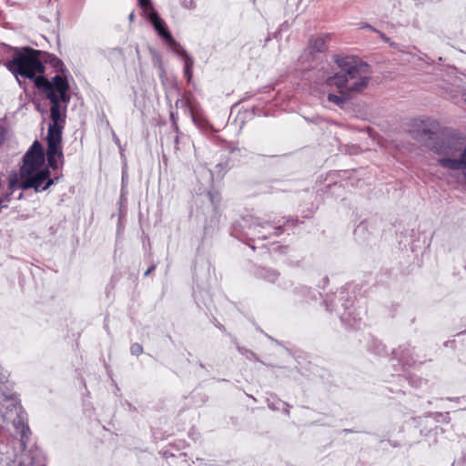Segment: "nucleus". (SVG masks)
<instances>
[{
  "instance_id": "cd10ccee",
  "label": "nucleus",
  "mask_w": 466,
  "mask_h": 466,
  "mask_svg": "<svg viewBox=\"0 0 466 466\" xmlns=\"http://www.w3.org/2000/svg\"><path fill=\"white\" fill-rule=\"evenodd\" d=\"M267 403H268V407L270 410H279V405H280V404H283V405H285L286 407H289V405L287 402H284V401H282L281 400L277 399L276 397H274L272 400L268 399V400H267Z\"/></svg>"
},
{
  "instance_id": "0eeeda50",
  "label": "nucleus",
  "mask_w": 466,
  "mask_h": 466,
  "mask_svg": "<svg viewBox=\"0 0 466 466\" xmlns=\"http://www.w3.org/2000/svg\"><path fill=\"white\" fill-rule=\"evenodd\" d=\"M137 2L145 14L147 20L151 23L158 36L164 39L167 45H175L176 39L172 36L166 22L154 9L151 0H137Z\"/></svg>"
},
{
  "instance_id": "6e6552de",
  "label": "nucleus",
  "mask_w": 466,
  "mask_h": 466,
  "mask_svg": "<svg viewBox=\"0 0 466 466\" xmlns=\"http://www.w3.org/2000/svg\"><path fill=\"white\" fill-rule=\"evenodd\" d=\"M45 154L43 147L38 140L34 141L32 146L23 157V165L19 170L38 169L43 167Z\"/></svg>"
},
{
  "instance_id": "20e7f679",
  "label": "nucleus",
  "mask_w": 466,
  "mask_h": 466,
  "mask_svg": "<svg viewBox=\"0 0 466 466\" xmlns=\"http://www.w3.org/2000/svg\"><path fill=\"white\" fill-rule=\"evenodd\" d=\"M356 294L348 288H341L325 296L323 304L326 310L338 316L345 327L359 329L364 310L355 306Z\"/></svg>"
},
{
  "instance_id": "a19ab883",
  "label": "nucleus",
  "mask_w": 466,
  "mask_h": 466,
  "mask_svg": "<svg viewBox=\"0 0 466 466\" xmlns=\"http://www.w3.org/2000/svg\"><path fill=\"white\" fill-rule=\"evenodd\" d=\"M450 400L457 401L460 404H463L466 402V395L462 397H457V398H448Z\"/></svg>"
},
{
  "instance_id": "aec40b11",
  "label": "nucleus",
  "mask_w": 466,
  "mask_h": 466,
  "mask_svg": "<svg viewBox=\"0 0 466 466\" xmlns=\"http://www.w3.org/2000/svg\"><path fill=\"white\" fill-rule=\"evenodd\" d=\"M439 164L445 168L451 170L465 169L461 161V157L459 159L451 157H441L438 160Z\"/></svg>"
},
{
  "instance_id": "c9c22d12",
  "label": "nucleus",
  "mask_w": 466,
  "mask_h": 466,
  "mask_svg": "<svg viewBox=\"0 0 466 466\" xmlns=\"http://www.w3.org/2000/svg\"><path fill=\"white\" fill-rule=\"evenodd\" d=\"M127 189L125 188L124 185L121 187V194H120V199H119V204H120V208L123 206V205H126L127 203Z\"/></svg>"
},
{
  "instance_id": "79ce46f5",
  "label": "nucleus",
  "mask_w": 466,
  "mask_h": 466,
  "mask_svg": "<svg viewBox=\"0 0 466 466\" xmlns=\"http://www.w3.org/2000/svg\"><path fill=\"white\" fill-rule=\"evenodd\" d=\"M376 33L379 35V36L386 43H390V39L382 32L376 30Z\"/></svg>"
},
{
  "instance_id": "c756f323",
  "label": "nucleus",
  "mask_w": 466,
  "mask_h": 466,
  "mask_svg": "<svg viewBox=\"0 0 466 466\" xmlns=\"http://www.w3.org/2000/svg\"><path fill=\"white\" fill-rule=\"evenodd\" d=\"M188 141V138L186 135L184 134H180V135H177L175 137V139H174V144H175V151L177 152L180 150V144H183L185 145V143Z\"/></svg>"
},
{
  "instance_id": "3c124183",
  "label": "nucleus",
  "mask_w": 466,
  "mask_h": 466,
  "mask_svg": "<svg viewBox=\"0 0 466 466\" xmlns=\"http://www.w3.org/2000/svg\"><path fill=\"white\" fill-rule=\"evenodd\" d=\"M124 185L125 188H127V175L123 173L122 175V186Z\"/></svg>"
},
{
  "instance_id": "a18cd8bd",
  "label": "nucleus",
  "mask_w": 466,
  "mask_h": 466,
  "mask_svg": "<svg viewBox=\"0 0 466 466\" xmlns=\"http://www.w3.org/2000/svg\"><path fill=\"white\" fill-rule=\"evenodd\" d=\"M461 161L464 166V168H466V146H465V148L463 149V151L461 152Z\"/></svg>"
},
{
  "instance_id": "412c9836",
  "label": "nucleus",
  "mask_w": 466,
  "mask_h": 466,
  "mask_svg": "<svg viewBox=\"0 0 466 466\" xmlns=\"http://www.w3.org/2000/svg\"><path fill=\"white\" fill-rule=\"evenodd\" d=\"M63 125L49 124L46 140L62 142Z\"/></svg>"
},
{
  "instance_id": "a878e982",
  "label": "nucleus",
  "mask_w": 466,
  "mask_h": 466,
  "mask_svg": "<svg viewBox=\"0 0 466 466\" xmlns=\"http://www.w3.org/2000/svg\"><path fill=\"white\" fill-rule=\"evenodd\" d=\"M409 384L413 388H420L423 384H427V381L417 375H410L406 378Z\"/></svg>"
},
{
  "instance_id": "6e6d98bb",
  "label": "nucleus",
  "mask_w": 466,
  "mask_h": 466,
  "mask_svg": "<svg viewBox=\"0 0 466 466\" xmlns=\"http://www.w3.org/2000/svg\"><path fill=\"white\" fill-rule=\"evenodd\" d=\"M4 132H0V144L4 141Z\"/></svg>"
},
{
  "instance_id": "c03bdc74",
  "label": "nucleus",
  "mask_w": 466,
  "mask_h": 466,
  "mask_svg": "<svg viewBox=\"0 0 466 466\" xmlns=\"http://www.w3.org/2000/svg\"><path fill=\"white\" fill-rule=\"evenodd\" d=\"M436 417H441L442 418V420L445 421V422H449L450 421V417H449V413H446V414H442V413H436L435 415Z\"/></svg>"
},
{
  "instance_id": "a211bd4d",
  "label": "nucleus",
  "mask_w": 466,
  "mask_h": 466,
  "mask_svg": "<svg viewBox=\"0 0 466 466\" xmlns=\"http://www.w3.org/2000/svg\"><path fill=\"white\" fill-rule=\"evenodd\" d=\"M327 49L326 40L322 36L312 37L309 42V50L310 55L315 53H323Z\"/></svg>"
},
{
  "instance_id": "72a5a7b5",
  "label": "nucleus",
  "mask_w": 466,
  "mask_h": 466,
  "mask_svg": "<svg viewBox=\"0 0 466 466\" xmlns=\"http://www.w3.org/2000/svg\"><path fill=\"white\" fill-rule=\"evenodd\" d=\"M175 106H176L177 108H178L179 106H181V107H185V108L189 107V109H190V108H192V107L190 106V105H189V101H188V100H184V99H182V98H177V99L176 100V102H175Z\"/></svg>"
},
{
  "instance_id": "680f3d73",
  "label": "nucleus",
  "mask_w": 466,
  "mask_h": 466,
  "mask_svg": "<svg viewBox=\"0 0 466 466\" xmlns=\"http://www.w3.org/2000/svg\"><path fill=\"white\" fill-rule=\"evenodd\" d=\"M344 431H345V432H351V431H350V430H348V429H345V430H344Z\"/></svg>"
},
{
  "instance_id": "6ab92c4d",
  "label": "nucleus",
  "mask_w": 466,
  "mask_h": 466,
  "mask_svg": "<svg viewBox=\"0 0 466 466\" xmlns=\"http://www.w3.org/2000/svg\"><path fill=\"white\" fill-rule=\"evenodd\" d=\"M368 351L376 355V356H386L387 350L386 347L382 344L381 341L375 338H371L367 344Z\"/></svg>"
},
{
  "instance_id": "7c9ffc66",
  "label": "nucleus",
  "mask_w": 466,
  "mask_h": 466,
  "mask_svg": "<svg viewBox=\"0 0 466 466\" xmlns=\"http://www.w3.org/2000/svg\"><path fill=\"white\" fill-rule=\"evenodd\" d=\"M215 168L217 169V172L218 174V176H223L224 173L228 169L230 168L229 165H228V162L226 161L225 163H218L215 167Z\"/></svg>"
},
{
  "instance_id": "f03ea898",
  "label": "nucleus",
  "mask_w": 466,
  "mask_h": 466,
  "mask_svg": "<svg viewBox=\"0 0 466 466\" xmlns=\"http://www.w3.org/2000/svg\"><path fill=\"white\" fill-rule=\"evenodd\" d=\"M5 47L14 52L12 59L7 60L5 66L15 78L22 76L32 80L40 91L48 87V79L44 76L46 67L40 58L41 51L30 46L18 48L5 45Z\"/></svg>"
},
{
  "instance_id": "e433bc0d",
  "label": "nucleus",
  "mask_w": 466,
  "mask_h": 466,
  "mask_svg": "<svg viewBox=\"0 0 466 466\" xmlns=\"http://www.w3.org/2000/svg\"><path fill=\"white\" fill-rule=\"evenodd\" d=\"M217 219L216 218H212L210 220V226H208L207 224L204 226V232H205V235H208L210 233V227H212L213 225L216 226L217 224Z\"/></svg>"
},
{
  "instance_id": "ddd939ff",
  "label": "nucleus",
  "mask_w": 466,
  "mask_h": 466,
  "mask_svg": "<svg viewBox=\"0 0 466 466\" xmlns=\"http://www.w3.org/2000/svg\"><path fill=\"white\" fill-rule=\"evenodd\" d=\"M294 295L299 297L301 301L309 302V300H317L320 293L311 288L304 285L296 287L293 290Z\"/></svg>"
},
{
  "instance_id": "864d4df0",
  "label": "nucleus",
  "mask_w": 466,
  "mask_h": 466,
  "mask_svg": "<svg viewBox=\"0 0 466 466\" xmlns=\"http://www.w3.org/2000/svg\"><path fill=\"white\" fill-rule=\"evenodd\" d=\"M216 326H217L220 330H223V331L225 330V327H224L222 324L218 323Z\"/></svg>"
},
{
  "instance_id": "473e14b6",
  "label": "nucleus",
  "mask_w": 466,
  "mask_h": 466,
  "mask_svg": "<svg viewBox=\"0 0 466 466\" xmlns=\"http://www.w3.org/2000/svg\"><path fill=\"white\" fill-rule=\"evenodd\" d=\"M180 5L185 9L192 10L196 8L194 0H180Z\"/></svg>"
},
{
  "instance_id": "b1692460",
  "label": "nucleus",
  "mask_w": 466,
  "mask_h": 466,
  "mask_svg": "<svg viewBox=\"0 0 466 466\" xmlns=\"http://www.w3.org/2000/svg\"><path fill=\"white\" fill-rule=\"evenodd\" d=\"M193 66L194 59L192 57H187V61L184 62V76L187 82H190L193 77Z\"/></svg>"
},
{
  "instance_id": "37998d69",
  "label": "nucleus",
  "mask_w": 466,
  "mask_h": 466,
  "mask_svg": "<svg viewBox=\"0 0 466 466\" xmlns=\"http://www.w3.org/2000/svg\"><path fill=\"white\" fill-rule=\"evenodd\" d=\"M171 127H172L173 130L177 133V135L183 134V133L179 130V127H178L177 121H174V123H172Z\"/></svg>"
},
{
  "instance_id": "9d476101",
  "label": "nucleus",
  "mask_w": 466,
  "mask_h": 466,
  "mask_svg": "<svg viewBox=\"0 0 466 466\" xmlns=\"http://www.w3.org/2000/svg\"><path fill=\"white\" fill-rule=\"evenodd\" d=\"M46 96L51 104L50 107V118L51 124L63 125L66 121V106L62 108L60 104H57L56 94H53L50 87H46L41 91Z\"/></svg>"
},
{
  "instance_id": "09e8293b",
  "label": "nucleus",
  "mask_w": 466,
  "mask_h": 466,
  "mask_svg": "<svg viewBox=\"0 0 466 466\" xmlns=\"http://www.w3.org/2000/svg\"><path fill=\"white\" fill-rule=\"evenodd\" d=\"M18 85L20 86V87L25 89V81H22L20 80L19 76H17V78H15Z\"/></svg>"
},
{
  "instance_id": "39448f33",
  "label": "nucleus",
  "mask_w": 466,
  "mask_h": 466,
  "mask_svg": "<svg viewBox=\"0 0 466 466\" xmlns=\"http://www.w3.org/2000/svg\"><path fill=\"white\" fill-rule=\"evenodd\" d=\"M284 233L280 221L264 220L260 218L247 216L238 219L232 225L231 235L242 241L266 240Z\"/></svg>"
},
{
  "instance_id": "f704fd0d",
  "label": "nucleus",
  "mask_w": 466,
  "mask_h": 466,
  "mask_svg": "<svg viewBox=\"0 0 466 466\" xmlns=\"http://www.w3.org/2000/svg\"><path fill=\"white\" fill-rule=\"evenodd\" d=\"M47 157V165L52 169L56 170L58 167V163L56 160V157Z\"/></svg>"
},
{
  "instance_id": "dca6fc26",
  "label": "nucleus",
  "mask_w": 466,
  "mask_h": 466,
  "mask_svg": "<svg viewBox=\"0 0 466 466\" xmlns=\"http://www.w3.org/2000/svg\"><path fill=\"white\" fill-rule=\"evenodd\" d=\"M370 225V221L365 220L360 222L354 229L355 239L360 243H364L368 240L369 235L370 234L369 232Z\"/></svg>"
},
{
  "instance_id": "052dcab7",
  "label": "nucleus",
  "mask_w": 466,
  "mask_h": 466,
  "mask_svg": "<svg viewBox=\"0 0 466 466\" xmlns=\"http://www.w3.org/2000/svg\"><path fill=\"white\" fill-rule=\"evenodd\" d=\"M248 245L252 248V249H255V246L254 245H251L249 243H248Z\"/></svg>"
},
{
  "instance_id": "49530a36",
  "label": "nucleus",
  "mask_w": 466,
  "mask_h": 466,
  "mask_svg": "<svg viewBox=\"0 0 466 466\" xmlns=\"http://www.w3.org/2000/svg\"><path fill=\"white\" fill-rule=\"evenodd\" d=\"M54 66H59L61 67V71L63 72L65 66H64L63 62L60 59L56 58Z\"/></svg>"
},
{
  "instance_id": "ea45409f",
  "label": "nucleus",
  "mask_w": 466,
  "mask_h": 466,
  "mask_svg": "<svg viewBox=\"0 0 466 466\" xmlns=\"http://www.w3.org/2000/svg\"><path fill=\"white\" fill-rule=\"evenodd\" d=\"M124 405L127 406V409L128 411H130V412H136L137 411V408L131 402H129L128 400H125Z\"/></svg>"
},
{
  "instance_id": "f8f14e48",
  "label": "nucleus",
  "mask_w": 466,
  "mask_h": 466,
  "mask_svg": "<svg viewBox=\"0 0 466 466\" xmlns=\"http://www.w3.org/2000/svg\"><path fill=\"white\" fill-rule=\"evenodd\" d=\"M413 351V348L409 343H405L400 345L399 349H394L392 354L403 366L411 367L416 362Z\"/></svg>"
},
{
  "instance_id": "393cba45",
  "label": "nucleus",
  "mask_w": 466,
  "mask_h": 466,
  "mask_svg": "<svg viewBox=\"0 0 466 466\" xmlns=\"http://www.w3.org/2000/svg\"><path fill=\"white\" fill-rule=\"evenodd\" d=\"M168 46L173 50V52H175L177 55L183 58L184 62L187 61V57H191L187 54V50L178 42L176 41L175 45Z\"/></svg>"
},
{
  "instance_id": "13d9d810",
  "label": "nucleus",
  "mask_w": 466,
  "mask_h": 466,
  "mask_svg": "<svg viewBox=\"0 0 466 466\" xmlns=\"http://www.w3.org/2000/svg\"><path fill=\"white\" fill-rule=\"evenodd\" d=\"M289 407H287V409H285V410H284V411H285V413H286L288 416H289Z\"/></svg>"
},
{
  "instance_id": "e2e57ef3",
  "label": "nucleus",
  "mask_w": 466,
  "mask_h": 466,
  "mask_svg": "<svg viewBox=\"0 0 466 466\" xmlns=\"http://www.w3.org/2000/svg\"><path fill=\"white\" fill-rule=\"evenodd\" d=\"M448 343H450V341H446V342L444 343V345H445V346H448Z\"/></svg>"
},
{
  "instance_id": "bb28decb",
  "label": "nucleus",
  "mask_w": 466,
  "mask_h": 466,
  "mask_svg": "<svg viewBox=\"0 0 466 466\" xmlns=\"http://www.w3.org/2000/svg\"><path fill=\"white\" fill-rule=\"evenodd\" d=\"M20 184V177H18L16 174L11 176L8 179V192L6 194H10V196L14 193L15 187H19Z\"/></svg>"
},
{
  "instance_id": "9b49d317",
  "label": "nucleus",
  "mask_w": 466,
  "mask_h": 466,
  "mask_svg": "<svg viewBox=\"0 0 466 466\" xmlns=\"http://www.w3.org/2000/svg\"><path fill=\"white\" fill-rule=\"evenodd\" d=\"M28 438L25 440V446L22 445L21 440L20 446L22 452L15 456V459L6 463V466H46L44 461L37 455L33 454L30 451H25L26 441Z\"/></svg>"
},
{
  "instance_id": "5fc2aeb1",
  "label": "nucleus",
  "mask_w": 466,
  "mask_h": 466,
  "mask_svg": "<svg viewBox=\"0 0 466 466\" xmlns=\"http://www.w3.org/2000/svg\"><path fill=\"white\" fill-rule=\"evenodd\" d=\"M238 150H239V149H238V148H237V147H232V148H230V149H229V151H230V153H231V154H234L236 151H238Z\"/></svg>"
},
{
  "instance_id": "bf43d9fd",
  "label": "nucleus",
  "mask_w": 466,
  "mask_h": 466,
  "mask_svg": "<svg viewBox=\"0 0 466 466\" xmlns=\"http://www.w3.org/2000/svg\"><path fill=\"white\" fill-rule=\"evenodd\" d=\"M248 97H250V96H249V95H248V94H246V96L242 98V100L244 101V100H246V99H247V98H248Z\"/></svg>"
},
{
  "instance_id": "423d86ee",
  "label": "nucleus",
  "mask_w": 466,
  "mask_h": 466,
  "mask_svg": "<svg viewBox=\"0 0 466 466\" xmlns=\"http://www.w3.org/2000/svg\"><path fill=\"white\" fill-rule=\"evenodd\" d=\"M20 184L22 190L34 189L35 192H42L48 189L52 185L58 181L59 177H51L48 167L38 169L19 170Z\"/></svg>"
},
{
  "instance_id": "2f4dec72",
  "label": "nucleus",
  "mask_w": 466,
  "mask_h": 466,
  "mask_svg": "<svg viewBox=\"0 0 466 466\" xmlns=\"http://www.w3.org/2000/svg\"><path fill=\"white\" fill-rule=\"evenodd\" d=\"M130 352L134 356H139L143 352V347L141 344L136 342L130 346Z\"/></svg>"
},
{
  "instance_id": "7ed1b4c3",
  "label": "nucleus",
  "mask_w": 466,
  "mask_h": 466,
  "mask_svg": "<svg viewBox=\"0 0 466 466\" xmlns=\"http://www.w3.org/2000/svg\"><path fill=\"white\" fill-rule=\"evenodd\" d=\"M8 372L0 366V424L11 422L15 432L20 435L22 445L31 433L26 423L27 415L23 410L17 396L8 390Z\"/></svg>"
},
{
  "instance_id": "8fccbe9b",
  "label": "nucleus",
  "mask_w": 466,
  "mask_h": 466,
  "mask_svg": "<svg viewBox=\"0 0 466 466\" xmlns=\"http://www.w3.org/2000/svg\"><path fill=\"white\" fill-rule=\"evenodd\" d=\"M156 268L155 265H152L150 268L147 269V271L144 273V276H148L154 269Z\"/></svg>"
},
{
  "instance_id": "f3484780",
  "label": "nucleus",
  "mask_w": 466,
  "mask_h": 466,
  "mask_svg": "<svg viewBox=\"0 0 466 466\" xmlns=\"http://www.w3.org/2000/svg\"><path fill=\"white\" fill-rule=\"evenodd\" d=\"M190 115H191V118H192V121L194 122V124L203 132V133H213V132H217L218 130L214 128V127L209 124L206 119L200 117V116H198L194 111H193V108H190Z\"/></svg>"
},
{
  "instance_id": "1a4fd4ad",
  "label": "nucleus",
  "mask_w": 466,
  "mask_h": 466,
  "mask_svg": "<svg viewBox=\"0 0 466 466\" xmlns=\"http://www.w3.org/2000/svg\"><path fill=\"white\" fill-rule=\"evenodd\" d=\"M48 84L52 93L56 94L57 104L63 103L67 106L71 96L68 94L70 86L66 77L56 75L50 80L48 79Z\"/></svg>"
},
{
  "instance_id": "2eb2a0df",
  "label": "nucleus",
  "mask_w": 466,
  "mask_h": 466,
  "mask_svg": "<svg viewBox=\"0 0 466 466\" xmlns=\"http://www.w3.org/2000/svg\"><path fill=\"white\" fill-rule=\"evenodd\" d=\"M105 56L113 66H117L124 63L125 54L123 49L119 47H113L105 50Z\"/></svg>"
},
{
  "instance_id": "c85d7f7f",
  "label": "nucleus",
  "mask_w": 466,
  "mask_h": 466,
  "mask_svg": "<svg viewBox=\"0 0 466 466\" xmlns=\"http://www.w3.org/2000/svg\"><path fill=\"white\" fill-rule=\"evenodd\" d=\"M205 197L208 198V200L212 206V210L215 211V209L217 208V204L220 201V197H219L218 193H213V192L208 191Z\"/></svg>"
},
{
  "instance_id": "4be33fe9",
  "label": "nucleus",
  "mask_w": 466,
  "mask_h": 466,
  "mask_svg": "<svg viewBox=\"0 0 466 466\" xmlns=\"http://www.w3.org/2000/svg\"><path fill=\"white\" fill-rule=\"evenodd\" d=\"M47 142L46 157H56L59 158L64 157L61 142L49 141Z\"/></svg>"
},
{
  "instance_id": "58836bf2",
  "label": "nucleus",
  "mask_w": 466,
  "mask_h": 466,
  "mask_svg": "<svg viewBox=\"0 0 466 466\" xmlns=\"http://www.w3.org/2000/svg\"><path fill=\"white\" fill-rule=\"evenodd\" d=\"M360 29H370L373 32H376V28H374L371 25L368 24V23H360Z\"/></svg>"
},
{
  "instance_id": "4c0bfd02",
  "label": "nucleus",
  "mask_w": 466,
  "mask_h": 466,
  "mask_svg": "<svg viewBox=\"0 0 466 466\" xmlns=\"http://www.w3.org/2000/svg\"><path fill=\"white\" fill-rule=\"evenodd\" d=\"M283 218L286 219L282 225L283 227H284V225H289V224L295 225L299 221L298 218H295L293 217Z\"/></svg>"
},
{
  "instance_id": "4d7b16f0",
  "label": "nucleus",
  "mask_w": 466,
  "mask_h": 466,
  "mask_svg": "<svg viewBox=\"0 0 466 466\" xmlns=\"http://www.w3.org/2000/svg\"><path fill=\"white\" fill-rule=\"evenodd\" d=\"M128 18H129V20H130V21H133V20H134V18H135V15H134V13H131V14L128 15Z\"/></svg>"
},
{
  "instance_id": "f257e3e1",
  "label": "nucleus",
  "mask_w": 466,
  "mask_h": 466,
  "mask_svg": "<svg viewBox=\"0 0 466 466\" xmlns=\"http://www.w3.org/2000/svg\"><path fill=\"white\" fill-rule=\"evenodd\" d=\"M339 73L327 78V85L338 88L339 95L329 94L328 101L343 108L346 101L361 93L369 85L370 66L354 56H334Z\"/></svg>"
},
{
  "instance_id": "5701e85b",
  "label": "nucleus",
  "mask_w": 466,
  "mask_h": 466,
  "mask_svg": "<svg viewBox=\"0 0 466 466\" xmlns=\"http://www.w3.org/2000/svg\"><path fill=\"white\" fill-rule=\"evenodd\" d=\"M233 342L236 346V349L243 356H245L248 360H256V361H259V362H262L260 360V359L258 358V356L253 352L252 350L241 346L238 341L237 340V339H233Z\"/></svg>"
},
{
  "instance_id": "603ef678",
  "label": "nucleus",
  "mask_w": 466,
  "mask_h": 466,
  "mask_svg": "<svg viewBox=\"0 0 466 466\" xmlns=\"http://www.w3.org/2000/svg\"><path fill=\"white\" fill-rule=\"evenodd\" d=\"M423 133L425 135H429L430 138H431V135H433V133L430 129H423Z\"/></svg>"
},
{
  "instance_id": "de8ad7c7",
  "label": "nucleus",
  "mask_w": 466,
  "mask_h": 466,
  "mask_svg": "<svg viewBox=\"0 0 466 466\" xmlns=\"http://www.w3.org/2000/svg\"><path fill=\"white\" fill-rule=\"evenodd\" d=\"M170 121L171 124L174 123V121H177V114L174 111H170Z\"/></svg>"
},
{
  "instance_id": "4468645a",
  "label": "nucleus",
  "mask_w": 466,
  "mask_h": 466,
  "mask_svg": "<svg viewBox=\"0 0 466 466\" xmlns=\"http://www.w3.org/2000/svg\"><path fill=\"white\" fill-rule=\"evenodd\" d=\"M255 276L269 283H275L279 278V272L271 268L259 267L255 270Z\"/></svg>"
}]
</instances>
